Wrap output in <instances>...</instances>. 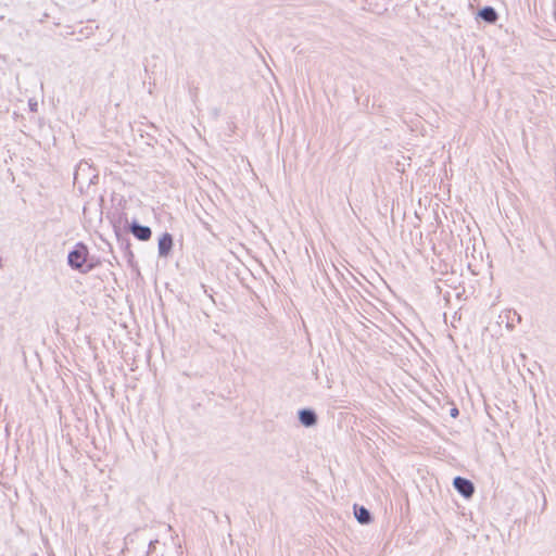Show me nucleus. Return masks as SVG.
<instances>
[{
	"mask_svg": "<svg viewBox=\"0 0 556 556\" xmlns=\"http://www.w3.org/2000/svg\"><path fill=\"white\" fill-rule=\"evenodd\" d=\"M96 177L97 175L93 174L91 165L86 161H81L77 164L74 173V185H90L93 182V178Z\"/></svg>",
	"mask_w": 556,
	"mask_h": 556,
	"instance_id": "nucleus-2",
	"label": "nucleus"
},
{
	"mask_svg": "<svg viewBox=\"0 0 556 556\" xmlns=\"http://www.w3.org/2000/svg\"><path fill=\"white\" fill-rule=\"evenodd\" d=\"M173 248V237L170 233L165 232L159 240V255L166 257Z\"/></svg>",
	"mask_w": 556,
	"mask_h": 556,
	"instance_id": "nucleus-5",
	"label": "nucleus"
},
{
	"mask_svg": "<svg viewBox=\"0 0 556 556\" xmlns=\"http://www.w3.org/2000/svg\"><path fill=\"white\" fill-rule=\"evenodd\" d=\"M457 414H458L457 408H453V409L451 410V415H452L453 417H455Z\"/></svg>",
	"mask_w": 556,
	"mask_h": 556,
	"instance_id": "nucleus-9",
	"label": "nucleus"
},
{
	"mask_svg": "<svg viewBox=\"0 0 556 556\" xmlns=\"http://www.w3.org/2000/svg\"><path fill=\"white\" fill-rule=\"evenodd\" d=\"M129 230L138 240L141 241L149 240L152 235L150 227L140 225L137 222L131 223Z\"/></svg>",
	"mask_w": 556,
	"mask_h": 556,
	"instance_id": "nucleus-4",
	"label": "nucleus"
},
{
	"mask_svg": "<svg viewBox=\"0 0 556 556\" xmlns=\"http://www.w3.org/2000/svg\"><path fill=\"white\" fill-rule=\"evenodd\" d=\"M454 488L460 493L464 497L469 498L472 496L475 492L473 483L463 477H456L453 481Z\"/></svg>",
	"mask_w": 556,
	"mask_h": 556,
	"instance_id": "nucleus-3",
	"label": "nucleus"
},
{
	"mask_svg": "<svg viewBox=\"0 0 556 556\" xmlns=\"http://www.w3.org/2000/svg\"><path fill=\"white\" fill-rule=\"evenodd\" d=\"M87 254L88 249L85 244H76L75 249L68 253V265L74 269H79L83 273H87L90 269V267H88L87 269H83Z\"/></svg>",
	"mask_w": 556,
	"mask_h": 556,
	"instance_id": "nucleus-1",
	"label": "nucleus"
},
{
	"mask_svg": "<svg viewBox=\"0 0 556 556\" xmlns=\"http://www.w3.org/2000/svg\"><path fill=\"white\" fill-rule=\"evenodd\" d=\"M478 15L486 23L493 24L497 21L498 15L494 8L492 7H484L481 9L478 13Z\"/></svg>",
	"mask_w": 556,
	"mask_h": 556,
	"instance_id": "nucleus-8",
	"label": "nucleus"
},
{
	"mask_svg": "<svg viewBox=\"0 0 556 556\" xmlns=\"http://www.w3.org/2000/svg\"><path fill=\"white\" fill-rule=\"evenodd\" d=\"M299 419L305 427H313L317 424L316 413L308 408H304L299 412Z\"/></svg>",
	"mask_w": 556,
	"mask_h": 556,
	"instance_id": "nucleus-6",
	"label": "nucleus"
},
{
	"mask_svg": "<svg viewBox=\"0 0 556 556\" xmlns=\"http://www.w3.org/2000/svg\"><path fill=\"white\" fill-rule=\"evenodd\" d=\"M354 515L362 525H368L372 520L370 511L364 506L354 505Z\"/></svg>",
	"mask_w": 556,
	"mask_h": 556,
	"instance_id": "nucleus-7",
	"label": "nucleus"
},
{
	"mask_svg": "<svg viewBox=\"0 0 556 556\" xmlns=\"http://www.w3.org/2000/svg\"><path fill=\"white\" fill-rule=\"evenodd\" d=\"M514 315H516V316H517V319H518V321L520 323V320H521L520 315H517V313H516V312L514 313Z\"/></svg>",
	"mask_w": 556,
	"mask_h": 556,
	"instance_id": "nucleus-10",
	"label": "nucleus"
}]
</instances>
